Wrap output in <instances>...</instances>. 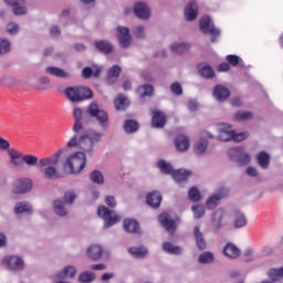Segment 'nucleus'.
Listing matches in <instances>:
<instances>
[{
  "instance_id": "49530a36",
  "label": "nucleus",
  "mask_w": 283,
  "mask_h": 283,
  "mask_svg": "<svg viewBox=\"0 0 283 283\" xmlns=\"http://www.w3.org/2000/svg\"><path fill=\"white\" fill-rule=\"evenodd\" d=\"M76 198H78V195H76V191L74 190H66L63 195V202L66 203L69 207H72L74 202H76Z\"/></svg>"
},
{
  "instance_id": "5701e85b",
  "label": "nucleus",
  "mask_w": 283,
  "mask_h": 283,
  "mask_svg": "<svg viewBox=\"0 0 283 283\" xmlns=\"http://www.w3.org/2000/svg\"><path fill=\"white\" fill-rule=\"evenodd\" d=\"M151 126L156 129H163L167 123V116H165V113L154 109L151 111Z\"/></svg>"
},
{
  "instance_id": "20e7f679",
  "label": "nucleus",
  "mask_w": 283,
  "mask_h": 283,
  "mask_svg": "<svg viewBox=\"0 0 283 283\" xmlns=\"http://www.w3.org/2000/svg\"><path fill=\"white\" fill-rule=\"evenodd\" d=\"M64 95L71 103H83V101L94 98L92 90L85 86H69L64 90Z\"/></svg>"
},
{
  "instance_id": "bf43d9fd",
  "label": "nucleus",
  "mask_w": 283,
  "mask_h": 283,
  "mask_svg": "<svg viewBox=\"0 0 283 283\" xmlns=\"http://www.w3.org/2000/svg\"><path fill=\"white\" fill-rule=\"evenodd\" d=\"M170 92L175 95V96H182V85L179 82H174L170 85Z\"/></svg>"
},
{
  "instance_id": "e433bc0d",
  "label": "nucleus",
  "mask_w": 283,
  "mask_h": 283,
  "mask_svg": "<svg viewBox=\"0 0 283 283\" xmlns=\"http://www.w3.org/2000/svg\"><path fill=\"white\" fill-rule=\"evenodd\" d=\"M240 248H238L235 244L233 243H227L226 247L223 248V254L227 255V258H240Z\"/></svg>"
},
{
  "instance_id": "412c9836",
  "label": "nucleus",
  "mask_w": 283,
  "mask_h": 283,
  "mask_svg": "<svg viewBox=\"0 0 283 283\" xmlns=\"http://www.w3.org/2000/svg\"><path fill=\"white\" fill-rule=\"evenodd\" d=\"M123 227L126 233L143 235V231L140 230V223H138L136 219H124Z\"/></svg>"
},
{
  "instance_id": "f03ea898",
  "label": "nucleus",
  "mask_w": 283,
  "mask_h": 283,
  "mask_svg": "<svg viewBox=\"0 0 283 283\" xmlns=\"http://www.w3.org/2000/svg\"><path fill=\"white\" fill-rule=\"evenodd\" d=\"M73 117L75 120L73 125V132L77 136H81V134H90V132H95L94 129L85 130L83 128V123L87 125L90 124L92 118H95V120L99 123L103 129H107L109 125V115L106 113L105 109L101 108V106L96 102H92L87 106L86 112H84L83 108L75 106L73 108Z\"/></svg>"
},
{
  "instance_id": "69168bd1",
  "label": "nucleus",
  "mask_w": 283,
  "mask_h": 283,
  "mask_svg": "<svg viewBox=\"0 0 283 283\" xmlns=\"http://www.w3.org/2000/svg\"><path fill=\"white\" fill-rule=\"evenodd\" d=\"M0 83H4V85H8V87L12 86V83H14V78L10 75H2L0 76Z\"/></svg>"
},
{
  "instance_id": "2f4dec72",
  "label": "nucleus",
  "mask_w": 283,
  "mask_h": 283,
  "mask_svg": "<svg viewBox=\"0 0 283 283\" xmlns=\"http://www.w3.org/2000/svg\"><path fill=\"white\" fill-rule=\"evenodd\" d=\"M101 72H103V69L98 65H93V69L90 66H86L82 71L83 78H98L101 76Z\"/></svg>"
},
{
  "instance_id": "ea45409f",
  "label": "nucleus",
  "mask_w": 283,
  "mask_h": 283,
  "mask_svg": "<svg viewBox=\"0 0 283 283\" xmlns=\"http://www.w3.org/2000/svg\"><path fill=\"white\" fill-rule=\"evenodd\" d=\"M199 264H213L216 262V255L211 251H206L198 256Z\"/></svg>"
},
{
  "instance_id": "cd10ccee",
  "label": "nucleus",
  "mask_w": 283,
  "mask_h": 283,
  "mask_svg": "<svg viewBox=\"0 0 283 283\" xmlns=\"http://www.w3.org/2000/svg\"><path fill=\"white\" fill-rule=\"evenodd\" d=\"M249 224V220L247 219V214L244 212L237 210L233 214V227L234 229H244Z\"/></svg>"
},
{
  "instance_id": "9d476101",
  "label": "nucleus",
  "mask_w": 283,
  "mask_h": 283,
  "mask_svg": "<svg viewBox=\"0 0 283 283\" xmlns=\"http://www.w3.org/2000/svg\"><path fill=\"white\" fill-rule=\"evenodd\" d=\"M211 224L216 232L220 231L222 227H227L229 224V219H227V213L223 209H217L212 212Z\"/></svg>"
},
{
  "instance_id": "473e14b6",
  "label": "nucleus",
  "mask_w": 283,
  "mask_h": 283,
  "mask_svg": "<svg viewBox=\"0 0 283 283\" xmlns=\"http://www.w3.org/2000/svg\"><path fill=\"white\" fill-rule=\"evenodd\" d=\"M163 250L165 251V253H168L169 255H182L185 251L182 247L175 245L171 242H164Z\"/></svg>"
},
{
  "instance_id": "e2e57ef3",
  "label": "nucleus",
  "mask_w": 283,
  "mask_h": 283,
  "mask_svg": "<svg viewBox=\"0 0 283 283\" xmlns=\"http://www.w3.org/2000/svg\"><path fill=\"white\" fill-rule=\"evenodd\" d=\"M248 138H249V133L247 132L239 133V134L234 133L232 140H234V143H242V140H247Z\"/></svg>"
},
{
  "instance_id": "a19ab883",
  "label": "nucleus",
  "mask_w": 283,
  "mask_h": 283,
  "mask_svg": "<svg viewBox=\"0 0 283 283\" xmlns=\"http://www.w3.org/2000/svg\"><path fill=\"white\" fill-rule=\"evenodd\" d=\"M128 253H130L133 258H147L149 250L143 247H130L128 248Z\"/></svg>"
},
{
  "instance_id": "864d4df0",
  "label": "nucleus",
  "mask_w": 283,
  "mask_h": 283,
  "mask_svg": "<svg viewBox=\"0 0 283 283\" xmlns=\"http://www.w3.org/2000/svg\"><path fill=\"white\" fill-rule=\"evenodd\" d=\"M48 87H50L49 77L48 76L40 77L35 85V90H38V92H45V90H48Z\"/></svg>"
},
{
  "instance_id": "c756f323",
  "label": "nucleus",
  "mask_w": 283,
  "mask_h": 283,
  "mask_svg": "<svg viewBox=\"0 0 283 283\" xmlns=\"http://www.w3.org/2000/svg\"><path fill=\"white\" fill-rule=\"evenodd\" d=\"M86 253L93 262H98L103 258V247L98 244H92L87 248Z\"/></svg>"
},
{
  "instance_id": "4468645a",
  "label": "nucleus",
  "mask_w": 283,
  "mask_h": 283,
  "mask_svg": "<svg viewBox=\"0 0 283 283\" xmlns=\"http://www.w3.org/2000/svg\"><path fill=\"white\" fill-rule=\"evenodd\" d=\"M3 263L6 264L9 271H23L24 262L21 256L18 255H9L3 259Z\"/></svg>"
},
{
  "instance_id": "c03bdc74",
  "label": "nucleus",
  "mask_w": 283,
  "mask_h": 283,
  "mask_svg": "<svg viewBox=\"0 0 283 283\" xmlns=\"http://www.w3.org/2000/svg\"><path fill=\"white\" fill-rule=\"evenodd\" d=\"M139 127L138 122L134 119H127L124 122V132L126 134H136Z\"/></svg>"
},
{
  "instance_id": "4d7b16f0",
  "label": "nucleus",
  "mask_w": 283,
  "mask_h": 283,
  "mask_svg": "<svg viewBox=\"0 0 283 283\" xmlns=\"http://www.w3.org/2000/svg\"><path fill=\"white\" fill-rule=\"evenodd\" d=\"M191 210L193 212L195 220H200V218L205 217V206L196 205L191 207Z\"/></svg>"
},
{
  "instance_id": "9b49d317",
  "label": "nucleus",
  "mask_w": 283,
  "mask_h": 283,
  "mask_svg": "<svg viewBox=\"0 0 283 283\" xmlns=\"http://www.w3.org/2000/svg\"><path fill=\"white\" fill-rule=\"evenodd\" d=\"M208 138L213 139V134L203 130L200 133V138L197 140L193 145V151L197 156H202L207 151V148L209 147Z\"/></svg>"
},
{
  "instance_id": "774afa93",
  "label": "nucleus",
  "mask_w": 283,
  "mask_h": 283,
  "mask_svg": "<svg viewBox=\"0 0 283 283\" xmlns=\"http://www.w3.org/2000/svg\"><path fill=\"white\" fill-rule=\"evenodd\" d=\"M50 34L52 36H59L61 34V27L59 25H53L50 28Z\"/></svg>"
},
{
  "instance_id": "8fccbe9b",
  "label": "nucleus",
  "mask_w": 283,
  "mask_h": 283,
  "mask_svg": "<svg viewBox=\"0 0 283 283\" xmlns=\"http://www.w3.org/2000/svg\"><path fill=\"white\" fill-rule=\"evenodd\" d=\"M94 280H96V273L90 271L82 272L77 277V282L80 283H91Z\"/></svg>"
},
{
  "instance_id": "37998d69",
  "label": "nucleus",
  "mask_w": 283,
  "mask_h": 283,
  "mask_svg": "<svg viewBox=\"0 0 283 283\" xmlns=\"http://www.w3.org/2000/svg\"><path fill=\"white\" fill-rule=\"evenodd\" d=\"M115 109L123 111L127 109L129 107V99H127V96L119 94L115 101Z\"/></svg>"
},
{
  "instance_id": "f704fd0d",
  "label": "nucleus",
  "mask_w": 283,
  "mask_h": 283,
  "mask_svg": "<svg viewBox=\"0 0 283 283\" xmlns=\"http://www.w3.org/2000/svg\"><path fill=\"white\" fill-rule=\"evenodd\" d=\"M15 216H21V213H32V203L28 201H19L14 206Z\"/></svg>"
},
{
  "instance_id": "0eeeda50",
  "label": "nucleus",
  "mask_w": 283,
  "mask_h": 283,
  "mask_svg": "<svg viewBox=\"0 0 283 283\" xmlns=\"http://www.w3.org/2000/svg\"><path fill=\"white\" fill-rule=\"evenodd\" d=\"M133 12L139 21H149L151 19V7L145 1H137L133 4Z\"/></svg>"
},
{
  "instance_id": "4be33fe9",
  "label": "nucleus",
  "mask_w": 283,
  "mask_h": 283,
  "mask_svg": "<svg viewBox=\"0 0 283 283\" xmlns=\"http://www.w3.org/2000/svg\"><path fill=\"white\" fill-rule=\"evenodd\" d=\"M212 96L216 98V101H219V103H222L223 101H227L229 96H231V91L227 88V86L222 84H218L214 86L212 91Z\"/></svg>"
},
{
  "instance_id": "de8ad7c7",
  "label": "nucleus",
  "mask_w": 283,
  "mask_h": 283,
  "mask_svg": "<svg viewBox=\"0 0 283 283\" xmlns=\"http://www.w3.org/2000/svg\"><path fill=\"white\" fill-rule=\"evenodd\" d=\"M268 277L272 282H280V280H283V268L280 269H270L268 271Z\"/></svg>"
},
{
  "instance_id": "b1692460",
  "label": "nucleus",
  "mask_w": 283,
  "mask_h": 283,
  "mask_svg": "<svg viewBox=\"0 0 283 283\" xmlns=\"http://www.w3.org/2000/svg\"><path fill=\"white\" fill-rule=\"evenodd\" d=\"M94 46L101 54H112L114 52V44L107 40H95Z\"/></svg>"
},
{
  "instance_id": "39448f33",
  "label": "nucleus",
  "mask_w": 283,
  "mask_h": 283,
  "mask_svg": "<svg viewBox=\"0 0 283 283\" xmlns=\"http://www.w3.org/2000/svg\"><path fill=\"white\" fill-rule=\"evenodd\" d=\"M97 216L104 220V229H111L114 224L120 222L119 216L114 210H109L105 206H99L97 208Z\"/></svg>"
},
{
  "instance_id": "f3484780",
  "label": "nucleus",
  "mask_w": 283,
  "mask_h": 283,
  "mask_svg": "<svg viewBox=\"0 0 283 283\" xmlns=\"http://www.w3.org/2000/svg\"><path fill=\"white\" fill-rule=\"evenodd\" d=\"M219 135L218 140H222L223 143H229L233 140L234 130L229 124H220L218 128Z\"/></svg>"
},
{
  "instance_id": "aec40b11",
  "label": "nucleus",
  "mask_w": 283,
  "mask_h": 283,
  "mask_svg": "<svg viewBox=\"0 0 283 283\" xmlns=\"http://www.w3.org/2000/svg\"><path fill=\"white\" fill-rule=\"evenodd\" d=\"M185 19L186 21H196L198 19V2L196 0H191L185 7Z\"/></svg>"
},
{
  "instance_id": "3c124183",
  "label": "nucleus",
  "mask_w": 283,
  "mask_h": 283,
  "mask_svg": "<svg viewBox=\"0 0 283 283\" xmlns=\"http://www.w3.org/2000/svg\"><path fill=\"white\" fill-rule=\"evenodd\" d=\"M90 180L93 181L94 185H105V177L101 170H93L90 174Z\"/></svg>"
},
{
  "instance_id": "13d9d810",
  "label": "nucleus",
  "mask_w": 283,
  "mask_h": 283,
  "mask_svg": "<svg viewBox=\"0 0 283 283\" xmlns=\"http://www.w3.org/2000/svg\"><path fill=\"white\" fill-rule=\"evenodd\" d=\"M226 61L228 62L229 65H232V67H238L240 63H242V60L238 55H227Z\"/></svg>"
},
{
  "instance_id": "5fc2aeb1",
  "label": "nucleus",
  "mask_w": 283,
  "mask_h": 283,
  "mask_svg": "<svg viewBox=\"0 0 283 283\" xmlns=\"http://www.w3.org/2000/svg\"><path fill=\"white\" fill-rule=\"evenodd\" d=\"M188 198L191 202H200L202 195H200V190H198V188L192 187L188 191Z\"/></svg>"
},
{
  "instance_id": "c9c22d12",
  "label": "nucleus",
  "mask_w": 283,
  "mask_h": 283,
  "mask_svg": "<svg viewBox=\"0 0 283 283\" xmlns=\"http://www.w3.org/2000/svg\"><path fill=\"white\" fill-rule=\"evenodd\" d=\"M198 72L203 78H216V71H213V67L208 64H201L198 66Z\"/></svg>"
},
{
  "instance_id": "2eb2a0df",
  "label": "nucleus",
  "mask_w": 283,
  "mask_h": 283,
  "mask_svg": "<svg viewBox=\"0 0 283 283\" xmlns=\"http://www.w3.org/2000/svg\"><path fill=\"white\" fill-rule=\"evenodd\" d=\"M67 203L63 199H54L52 201V209L55 216L59 218H67L70 216V209H67Z\"/></svg>"
},
{
  "instance_id": "6e6d98bb",
  "label": "nucleus",
  "mask_w": 283,
  "mask_h": 283,
  "mask_svg": "<svg viewBox=\"0 0 283 283\" xmlns=\"http://www.w3.org/2000/svg\"><path fill=\"white\" fill-rule=\"evenodd\" d=\"M234 118L239 122L251 120L253 118V114L249 111H239L234 114Z\"/></svg>"
},
{
  "instance_id": "c85d7f7f",
  "label": "nucleus",
  "mask_w": 283,
  "mask_h": 283,
  "mask_svg": "<svg viewBox=\"0 0 283 283\" xmlns=\"http://www.w3.org/2000/svg\"><path fill=\"white\" fill-rule=\"evenodd\" d=\"M8 155L10 156V163L15 169H23V157L21 154L13 148L8 149Z\"/></svg>"
},
{
  "instance_id": "680f3d73",
  "label": "nucleus",
  "mask_w": 283,
  "mask_h": 283,
  "mask_svg": "<svg viewBox=\"0 0 283 283\" xmlns=\"http://www.w3.org/2000/svg\"><path fill=\"white\" fill-rule=\"evenodd\" d=\"M8 34L14 36V34H19V24L17 22H9L6 28Z\"/></svg>"
},
{
  "instance_id": "a18cd8bd",
  "label": "nucleus",
  "mask_w": 283,
  "mask_h": 283,
  "mask_svg": "<svg viewBox=\"0 0 283 283\" xmlns=\"http://www.w3.org/2000/svg\"><path fill=\"white\" fill-rule=\"evenodd\" d=\"M189 48L190 45L185 42L174 43L170 45V51L172 54H185V52H188Z\"/></svg>"
},
{
  "instance_id": "f8f14e48",
  "label": "nucleus",
  "mask_w": 283,
  "mask_h": 283,
  "mask_svg": "<svg viewBox=\"0 0 283 283\" xmlns=\"http://www.w3.org/2000/svg\"><path fill=\"white\" fill-rule=\"evenodd\" d=\"M78 270H76V266L74 265H66L62 270L55 272L51 280H74L76 277V273Z\"/></svg>"
},
{
  "instance_id": "0e129e2a",
  "label": "nucleus",
  "mask_w": 283,
  "mask_h": 283,
  "mask_svg": "<svg viewBox=\"0 0 283 283\" xmlns=\"http://www.w3.org/2000/svg\"><path fill=\"white\" fill-rule=\"evenodd\" d=\"M245 174H247L248 176H250V178H258V176H259L258 168H256V167H253V166H249V167L245 169Z\"/></svg>"
},
{
  "instance_id": "1a4fd4ad",
  "label": "nucleus",
  "mask_w": 283,
  "mask_h": 283,
  "mask_svg": "<svg viewBox=\"0 0 283 283\" xmlns=\"http://www.w3.org/2000/svg\"><path fill=\"white\" fill-rule=\"evenodd\" d=\"M228 156L229 158H231V160H233L234 163H239V165H241L242 167L251 163V156L249 155V153H245L244 149L239 147L230 148L228 150Z\"/></svg>"
},
{
  "instance_id": "a878e982",
  "label": "nucleus",
  "mask_w": 283,
  "mask_h": 283,
  "mask_svg": "<svg viewBox=\"0 0 283 283\" xmlns=\"http://www.w3.org/2000/svg\"><path fill=\"white\" fill-rule=\"evenodd\" d=\"M15 193H28L32 191V179H19L14 185Z\"/></svg>"
},
{
  "instance_id": "6ab92c4d",
  "label": "nucleus",
  "mask_w": 283,
  "mask_h": 283,
  "mask_svg": "<svg viewBox=\"0 0 283 283\" xmlns=\"http://www.w3.org/2000/svg\"><path fill=\"white\" fill-rule=\"evenodd\" d=\"M159 222L161 224V227H164V229H166V231H168V233L174 234L176 233V221L171 218V216H169V213L164 212L159 216Z\"/></svg>"
},
{
  "instance_id": "58836bf2",
  "label": "nucleus",
  "mask_w": 283,
  "mask_h": 283,
  "mask_svg": "<svg viewBox=\"0 0 283 283\" xmlns=\"http://www.w3.org/2000/svg\"><path fill=\"white\" fill-rule=\"evenodd\" d=\"M139 98H145L146 96H154V85L151 84H143L136 90Z\"/></svg>"
},
{
  "instance_id": "ddd939ff",
  "label": "nucleus",
  "mask_w": 283,
  "mask_h": 283,
  "mask_svg": "<svg viewBox=\"0 0 283 283\" xmlns=\"http://www.w3.org/2000/svg\"><path fill=\"white\" fill-rule=\"evenodd\" d=\"M116 32H117V39H118L119 45L124 49L129 48L133 41L132 34H129V28L118 25L116 28Z\"/></svg>"
},
{
  "instance_id": "a211bd4d",
  "label": "nucleus",
  "mask_w": 283,
  "mask_h": 283,
  "mask_svg": "<svg viewBox=\"0 0 283 283\" xmlns=\"http://www.w3.org/2000/svg\"><path fill=\"white\" fill-rule=\"evenodd\" d=\"M192 235L198 251H205L207 249V239L205 238V232L200 230V226L193 227Z\"/></svg>"
},
{
  "instance_id": "423d86ee",
  "label": "nucleus",
  "mask_w": 283,
  "mask_h": 283,
  "mask_svg": "<svg viewBox=\"0 0 283 283\" xmlns=\"http://www.w3.org/2000/svg\"><path fill=\"white\" fill-rule=\"evenodd\" d=\"M199 28L202 34H210V36H212L211 43H216V38L220 36V29L216 28V24L209 15H205L200 20Z\"/></svg>"
},
{
  "instance_id": "393cba45",
  "label": "nucleus",
  "mask_w": 283,
  "mask_h": 283,
  "mask_svg": "<svg viewBox=\"0 0 283 283\" xmlns=\"http://www.w3.org/2000/svg\"><path fill=\"white\" fill-rule=\"evenodd\" d=\"M146 202L153 209H158L160 208V202H163V195L155 190L146 196Z\"/></svg>"
},
{
  "instance_id": "09e8293b",
  "label": "nucleus",
  "mask_w": 283,
  "mask_h": 283,
  "mask_svg": "<svg viewBox=\"0 0 283 283\" xmlns=\"http://www.w3.org/2000/svg\"><path fill=\"white\" fill-rule=\"evenodd\" d=\"M157 167L160 169L161 174H165L166 176H172L174 174V167L171 166V164H167L165 159H160L157 163Z\"/></svg>"
},
{
  "instance_id": "bb28decb",
  "label": "nucleus",
  "mask_w": 283,
  "mask_h": 283,
  "mask_svg": "<svg viewBox=\"0 0 283 283\" xmlns=\"http://www.w3.org/2000/svg\"><path fill=\"white\" fill-rule=\"evenodd\" d=\"M44 72L50 76H55V78H70V76H72L65 70L57 66H46Z\"/></svg>"
},
{
  "instance_id": "7c9ffc66",
  "label": "nucleus",
  "mask_w": 283,
  "mask_h": 283,
  "mask_svg": "<svg viewBox=\"0 0 283 283\" xmlns=\"http://www.w3.org/2000/svg\"><path fill=\"white\" fill-rule=\"evenodd\" d=\"M189 137L187 135H178L175 138V147L177 151H187L189 149Z\"/></svg>"
},
{
  "instance_id": "052dcab7",
  "label": "nucleus",
  "mask_w": 283,
  "mask_h": 283,
  "mask_svg": "<svg viewBox=\"0 0 283 283\" xmlns=\"http://www.w3.org/2000/svg\"><path fill=\"white\" fill-rule=\"evenodd\" d=\"M133 34L136 39H139V40L145 39V27L137 25L133 28Z\"/></svg>"
},
{
  "instance_id": "6e6552de",
  "label": "nucleus",
  "mask_w": 283,
  "mask_h": 283,
  "mask_svg": "<svg viewBox=\"0 0 283 283\" xmlns=\"http://www.w3.org/2000/svg\"><path fill=\"white\" fill-rule=\"evenodd\" d=\"M224 198H229V188H219L207 199L206 208H208L210 211L216 209V207H218V205H220Z\"/></svg>"
},
{
  "instance_id": "dca6fc26",
  "label": "nucleus",
  "mask_w": 283,
  "mask_h": 283,
  "mask_svg": "<svg viewBox=\"0 0 283 283\" xmlns=\"http://www.w3.org/2000/svg\"><path fill=\"white\" fill-rule=\"evenodd\" d=\"M8 6L12 8V12L15 17H23L28 14V8L25 7V0H4Z\"/></svg>"
},
{
  "instance_id": "72a5a7b5",
  "label": "nucleus",
  "mask_w": 283,
  "mask_h": 283,
  "mask_svg": "<svg viewBox=\"0 0 283 283\" xmlns=\"http://www.w3.org/2000/svg\"><path fill=\"white\" fill-rule=\"evenodd\" d=\"M120 72H123V70L120 69V66H118V65H113V66L108 70V75H107V78H106L107 85H114V83L117 81L118 76H120Z\"/></svg>"
},
{
  "instance_id": "603ef678",
  "label": "nucleus",
  "mask_w": 283,
  "mask_h": 283,
  "mask_svg": "<svg viewBox=\"0 0 283 283\" xmlns=\"http://www.w3.org/2000/svg\"><path fill=\"white\" fill-rule=\"evenodd\" d=\"M12 46L10 44V40L6 38H0V56H3L4 54H10Z\"/></svg>"
},
{
  "instance_id": "338daca9",
  "label": "nucleus",
  "mask_w": 283,
  "mask_h": 283,
  "mask_svg": "<svg viewBox=\"0 0 283 283\" xmlns=\"http://www.w3.org/2000/svg\"><path fill=\"white\" fill-rule=\"evenodd\" d=\"M105 202H106L107 207H109L111 209H115L116 198L114 196H106L105 197Z\"/></svg>"
},
{
  "instance_id": "4c0bfd02",
  "label": "nucleus",
  "mask_w": 283,
  "mask_h": 283,
  "mask_svg": "<svg viewBox=\"0 0 283 283\" xmlns=\"http://www.w3.org/2000/svg\"><path fill=\"white\" fill-rule=\"evenodd\" d=\"M189 176H191V171L186 169L172 170L171 175L175 182H184L185 180L189 179Z\"/></svg>"
},
{
  "instance_id": "7ed1b4c3",
  "label": "nucleus",
  "mask_w": 283,
  "mask_h": 283,
  "mask_svg": "<svg viewBox=\"0 0 283 283\" xmlns=\"http://www.w3.org/2000/svg\"><path fill=\"white\" fill-rule=\"evenodd\" d=\"M61 156H63V150L60 149L55 154L50 157L42 158L39 160V157L34 155H24L22 156V161L28 167H36L39 165L40 169H42V174L44 178L49 180H56L59 178V171L56 167H59V160H61Z\"/></svg>"
},
{
  "instance_id": "79ce46f5",
  "label": "nucleus",
  "mask_w": 283,
  "mask_h": 283,
  "mask_svg": "<svg viewBox=\"0 0 283 283\" xmlns=\"http://www.w3.org/2000/svg\"><path fill=\"white\" fill-rule=\"evenodd\" d=\"M256 160L261 166V169H269V165H271V156L266 151L259 153Z\"/></svg>"
},
{
  "instance_id": "f257e3e1",
  "label": "nucleus",
  "mask_w": 283,
  "mask_h": 283,
  "mask_svg": "<svg viewBox=\"0 0 283 283\" xmlns=\"http://www.w3.org/2000/svg\"><path fill=\"white\" fill-rule=\"evenodd\" d=\"M103 133L91 130L86 134L74 135L66 144L67 147H78L81 151L71 155L65 164L64 168L69 169L70 174H81L87 165V158L94 156V145L101 143Z\"/></svg>"
}]
</instances>
